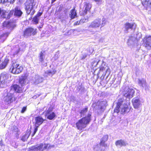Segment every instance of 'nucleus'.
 <instances>
[{"label": "nucleus", "instance_id": "obj_56", "mask_svg": "<svg viewBox=\"0 0 151 151\" xmlns=\"http://www.w3.org/2000/svg\"><path fill=\"white\" fill-rule=\"evenodd\" d=\"M1 59H0V61H1Z\"/></svg>", "mask_w": 151, "mask_h": 151}, {"label": "nucleus", "instance_id": "obj_3", "mask_svg": "<svg viewBox=\"0 0 151 151\" xmlns=\"http://www.w3.org/2000/svg\"><path fill=\"white\" fill-rule=\"evenodd\" d=\"M54 147V145H51L49 144L42 143L31 147L29 149L30 151H43L45 150H48Z\"/></svg>", "mask_w": 151, "mask_h": 151}, {"label": "nucleus", "instance_id": "obj_4", "mask_svg": "<svg viewBox=\"0 0 151 151\" xmlns=\"http://www.w3.org/2000/svg\"><path fill=\"white\" fill-rule=\"evenodd\" d=\"M36 2L34 0H27L24 3V8L27 15H33L35 12L34 6L35 5Z\"/></svg>", "mask_w": 151, "mask_h": 151}, {"label": "nucleus", "instance_id": "obj_47", "mask_svg": "<svg viewBox=\"0 0 151 151\" xmlns=\"http://www.w3.org/2000/svg\"><path fill=\"white\" fill-rule=\"evenodd\" d=\"M13 143L14 142H12V143H11V145H12L13 146L14 148H17V145H16V142H14V143L15 144V145H14L13 144Z\"/></svg>", "mask_w": 151, "mask_h": 151}, {"label": "nucleus", "instance_id": "obj_37", "mask_svg": "<svg viewBox=\"0 0 151 151\" xmlns=\"http://www.w3.org/2000/svg\"><path fill=\"white\" fill-rule=\"evenodd\" d=\"M88 111V108H86L83 109L81 111L80 114L81 116H84L85 114Z\"/></svg>", "mask_w": 151, "mask_h": 151}, {"label": "nucleus", "instance_id": "obj_24", "mask_svg": "<svg viewBox=\"0 0 151 151\" xmlns=\"http://www.w3.org/2000/svg\"><path fill=\"white\" fill-rule=\"evenodd\" d=\"M115 144L116 146H119L121 147L122 146H125L128 145V144L126 141L122 139H120L117 141L116 142Z\"/></svg>", "mask_w": 151, "mask_h": 151}, {"label": "nucleus", "instance_id": "obj_51", "mask_svg": "<svg viewBox=\"0 0 151 151\" xmlns=\"http://www.w3.org/2000/svg\"><path fill=\"white\" fill-rule=\"evenodd\" d=\"M56 0H52V3H53Z\"/></svg>", "mask_w": 151, "mask_h": 151}, {"label": "nucleus", "instance_id": "obj_18", "mask_svg": "<svg viewBox=\"0 0 151 151\" xmlns=\"http://www.w3.org/2000/svg\"><path fill=\"white\" fill-rule=\"evenodd\" d=\"M132 102L135 109L138 108L141 103L139 99L137 97L133 98L132 100Z\"/></svg>", "mask_w": 151, "mask_h": 151}, {"label": "nucleus", "instance_id": "obj_40", "mask_svg": "<svg viewBox=\"0 0 151 151\" xmlns=\"http://www.w3.org/2000/svg\"><path fill=\"white\" fill-rule=\"evenodd\" d=\"M13 130L14 132H17L16 136L18 137L19 135L18 128L17 127H14L13 128Z\"/></svg>", "mask_w": 151, "mask_h": 151}, {"label": "nucleus", "instance_id": "obj_35", "mask_svg": "<svg viewBox=\"0 0 151 151\" xmlns=\"http://www.w3.org/2000/svg\"><path fill=\"white\" fill-rule=\"evenodd\" d=\"M56 72V71L55 70H48L46 71L45 73V74H47L48 75L50 76L51 75H53Z\"/></svg>", "mask_w": 151, "mask_h": 151}, {"label": "nucleus", "instance_id": "obj_20", "mask_svg": "<svg viewBox=\"0 0 151 151\" xmlns=\"http://www.w3.org/2000/svg\"><path fill=\"white\" fill-rule=\"evenodd\" d=\"M19 82L22 86L25 85L28 82L27 77L26 76H22L19 79Z\"/></svg>", "mask_w": 151, "mask_h": 151}, {"label": "nucleus", "instance_id": "obj_8", "mask_svg": "<svg viewBox=\"0 0 151 151\" xmlns=\"http://www.w3.org/2000/svg\"><path fill=\"white\" fill-rule=\"evenodd\" d=\"M36 30V29H34L32 28H27L24 32V36L26 37L33 36L36 34L37 32Z\"/></svg>", "mask_w": 151, "mask_h": 151}, {"label": "nucleus", "instance_id": "obj_5", "mask_svg": "<svg viewBox=\"0 0 151 151\" xmlns=\"http://www.w3.org/2000/svg\"><path fill=\"white\" fill-rule=\"evenodd\" d=\"M106 23V21L105 18H103L102 20L100 19H97L91 22L89 27L96 29L99 28L100 26L101 28L105 25Z\"/></svg>", "mask_w": 151, "mask_h": 151}, {"label": "nucleus", "instance_id": "obj_41", "mask_svg": "<svg viewBox=\"0 0 151 151\" xmlns=\"http://www.w3.org/2000/svg\"><path fill=\"white\" fill-rule=\"evenodd\" d=\"M39 20V18L35 16L33 19V21L35 23L37 24L38 23Z\"/></svg>", "mask_w": 151, "mask_h": 151}, {"label": "nucleus", "instance_id": "obj_52", "mask_svg": "<svg viewBox=\"0 0 151 151\" xmlns=\"http://www.w3.org/2000/svg\"><path fill=\"white\" fill-rule=\"evenodd\" d=\"M94 1L96 2H99L100 1V0H94Z\"/></svg>", "mask_w": 151, "mask_h": 151}, {"label": "nucleus", "instance_id": "obj_1", "mask_svg": "<svg viewBox=\"0 0 151 151\" xmlns=\"http://www.w3.org/2000/svg\"><path fill=\"white\" fill-rule=\"evenodd\" d=\"M22 91V88L19 85L15 84L11 86L10 87L9 93L4 98L5 103L8 104L12 103L14 101H15L16 98L14 97V93H20Z\"/></svg>", "mask_w": 151, "mask_h": 151}, {"label": "nucleus", "instance_id": "obj_7", "mask_svg": "<svg viewBox=\"0 0 151 151\" xmlns=\"http://www.w3.org/2000/svg\"><path fill=\"white\" fill-rule=\"evenodd\" d=\"M23 69V68L21 66L15 63L12 64L10 69V70L12 73L14 74H17L20 73Z\"/></svg>", "mask_w": 151, "mask_h": 151}, {"label": "nucleus", "instance_id": "obj_32", "mask_svg": "<svg viewBox=\"0 0 151 151\" xmlns=\"http://www.w3.org/2000/svg\"><path fill=\"white\" fill-rule=\"evenodd\" d=\"M44 52L42 51L39 54V61L41 62H42L45 58V56L43 53Z\"/></svg>", "mask_w": 151, "mask_h": 151}, {"label": "nucleus", "instance_id": "obj_53", "mask_svg": "<svg viewBox=\"0 0 151 151\" xmlns=\"http://www.w3.org/2000/svg\"><path fill=\"white\" fill-rule=\"evenodd\" d=\"M59 18L60 19H61L62 17L61 16H59Z\"/></svg>", "mask_w": 151, "mask_h": 151}, {"label": "nucleus", "instance_id": "obj_13", "mask_svg": "<svg viewBox=\"0 0 151 151\" xmlns=\"http://www.w3.org/2000/svg\"><path fill=\"white\" fill-rule=\"evenodd\" d=\"M45 115L47 119L50 120L53 119L56 116L55 113L52 111V109L50 108H49L46 111Z\"/></svg>", "mask_w": 151, "mask_h": 151}, {"label": "nucleus", "instance_id": "obj_54", "mask_svg": "<svg viewBox=\"0 0 151 151\" xmlns=\"http://www.w3.org/2000/svg\"><path fill=\"white\" fill-rule=\"evenodd\" d=\"M72 151H78V150H72Z\"/></svg>", "mask_w": 151, "mask_h": 151}, {"label": "nucleus", "instance_id": "obj_9", "mask_svg": "<svg viewBox=\"0 0 151 151\" xmlns=\"http://www.w3.org/2000/svg\"><path fill=\"white\" fill-rule=\"evenodd\" d=\"M124 89V94L125 97L129 99L133 96L135 92L133 89L127 87Z\"/></svg>", "mask_w": 151, "mask_h": 151}, {"label": "nucleus", "instance_id": "obj_25", "mask_svg": "<svg viewBox=\"0 0 151 151\" xmlns=\"http://www.w3.org/2000/svg\"><path fill=\"white\" fill-rule=\"evenodd\" d=\"M144 45L147 48L151 47V36H150L146 38Z\"/></svg>", "mask_w": 151, "mask_h": 151}, {"label": "nucleus", "instance_id": "obj_6", "mask_svg": "<svg viewBox=\"0 0 151 151\" xmlns=\"http://www.w3.org/2000/svg\"><path fill=\"white\" fill-rule=\"evenodd\" d=\"M9 75L6 72L2 73L0 75V86L4 88L6 85V83L9 77Z\"/></svg>", "mask_w": 151, "mask_h": 151}, {"label": "nucleus", "instance_id": "obj_42", "mask_svg": "<svg viewBox=\"0 0 151 151\" xmlns=\"http://www.w3.org/2000/svg\"><path fill=\"white\" fill-rule=\"evenodd\" d=\"M99 42H100L101 43H103L105 42H106L107 41H106L105 40V38L104 37H101L99 40Z\"/></svg>", "mask_w": 151, "mask_h": 151}, {"label": "nucleus", "instance_id": "obj_23", "mask_svg": "<svg viewBox=\"0 0 151 151\" xmlns=\"http://www.w3.org/2000/svg\"><path fill=\"white\" fill-rule=\"evenodd\" d=\"M138 83L139 86L145 89L147 87L146 81L144 79H139Z\"/></svg>", "mask_w": 151, "mask_h": 151}, {"label": "nucleus", "instance_id": "obj_26", "mask_svg": "<svg viewBox=\"0 0 151 151\" xmlns=\"http://www.w3.org/2000/svg\"><path fill=\"white\" fill-rule=\"evenodd\" d=\"M22 14V12L19 7L16 6L15 8L14 13V15L15 16L17 17H20L21 16Z\"/></svg>", "mask_w": 151, "mask_h": 151}, {"label": "nucleus", "instance_id": "obj_49", "mask_svg": "<svg viewBox=\"0 0 151 151\" xmlns=\"http://www.w3.org/2000/svg\"><path fill=\"white\" fill-rule=\"evenodd\" d=\"M146 1L147 2L148 4L151 5V0H146Z\"/></svg>", "mask_w": 151, "mask_h": 151}, {"label": "nucleus", "instance_id": "obj_31", "mask_svg": "<svg viewBox=\"0 0 151 151\" xmlns=\"http://www.w3.org/2000/svg\"><path fill=\"white\" fill-rule=\"evenodd\" d=\"M101 61L97 59H96L93 60L91 62V65L93 68L94 67H96L98 64H100Z\"/></svg>", "mask_w": 151, "mask_h": 151}, {"label": "nucleus", "instance_id": "obj_34", "mask_svg": "<svg viewBox=\"0 0 151 151\" xmlns=\"http://www.w3.org/2000/svg\"><path fill=\"white\" fill-rule=\"evenodd\" d=\"M86 20V19H81L80 21H77V22H75L74 23L73 25L76 26L83 24L85 22Z\"/></svg>", "mask_w": 151, "mask_h": 151}, {"label": "nucleus", "instance_id": "obj_12", "mask_svg": "<svg viewBox=\"0 0 151 151\" xmlns=\"http://www.w3.org/2000/svg\"><path fill=\"white\" fill-rule=\"evenodd\" d=\"M141 36L140 33H138L136 36L134 37L131 36L128 40L127 44L128 45H133L136 42V39L137 38H139Z\"/></svg>", "mask_w": 151, "mask_h": 151}, {"label": "nucleus", "instance_id": "obj_2", "mask_svg": "<svg viewBox=\"0 0 151 151\" xmlns=\"http://www.w3.org/2000/svg\"><path fill=\"white\" fill-rule=\"evenodd\" d=\"M91 114H88L87 116L79 120L76 124L77 129L81 131L85 128L90 122Z\"/></svg>", "mask_w": 151, "mask_h": 151}, {"label": "nucleus", "instance_id": "obj_10", "mask_svg": "<svg viewBox=\"0 0 151 151\" xmlns=\"http://www.w3.org/2000/svg\"><path fill=\"white\" fill-rule=\"evenodd\" d=\"M98 105L97 108V106L96 107V108H98L101 112H103L107 105V102L106 101H102L101 102L98 101L96 103V105Z\"/></svg>", "mask_w": 151, "mask_h": 151}, {"label": "nucleus", "instance_id": "obj_14", "mask_svg": "<svg viewBox=\"0 0 151 151\" xmlns=\"http://www.w3.org/2000/svg\"><path fill=\"white\" fill-rule=\"evenodd\" d=\"M125 103L124 101L123 98L119 99L117 103V105L115 109H114V112L118 113L119 112V109L122 105H124V103Z\"/></svg>", "mask_w": 151, "mask_h": 151}, {"label": "nucleus", "instance_id": "obj_27", "mask_svg": "<svg viewBox=\"0 0 151 151\" xmlns=\"http://www.w3.org/2000/svg\"><path fill=\"white\" fill-rule=\"evenodd\" d=\"M35 125L39 126L44 122V120L41 116H38L35 117Z\"/></svg>", "mask_w": 151, "mask_h": 151}, {"label": "nucleus", "instance_id": "obj_16", "mask_svg": "<svg viewBox=\"0 0 151 151\" xmlns=\"http://www.w3.org/2000/svg\"><path fill=\"white\" fill-rule=\"evenodd\" d=\"M119 112L120 111L121 114H124L129 111L130 110L128 107V106L126 103H124V105H122L119 109Z\"/></svg>", "mask_w": 151, "mask_h": 151}, {"label": "nucleus", "instance_id": "obj_29", "mask_svg": "<svg viewBox=\"0 0 151 151\" xmlns=\"http://www.w3.org/2000/svg\"><path fill=\"white\" fill-rule=\"evenodd\" d=\"M31 132L30 131L27 132L21 138V140L23 142H25L27 140L29 136H30Z\"/></svg>", "mask_w": 151, "mask_h": 151}, {"label": "nucleus", "instance_id": "obj_22", "mask_svg": "<svg viewBox=\"0 0 151 151\" xmlns=\"http://www.w3.org/2000/svg\"><path fill=\"white\" fill-rule=\"evenodd\" d=\"M9 60L8 57H6L4 61H2V63L0 64V69H2L4 68L8 64Z\"/></svg>", "mask_w": 151, "mask_h": 151}, {"label": "nucleus", "instance_id": "obj_17", "mask_svg": "<svg viewBox=\"0 0 151 151\" xmlns=\"http://www.w3.org/2000/svg\"><path fill=\"white\" fill-rule=\"evenodd\" d=\"M101 66L100 67V69L99 70V72L97 74V76H98L100 73V72L105 71V72H109V69L108 68V67L104 63L103 61H101Z\"/></svg>", "mask_w": 151, "mask_h": 151}, {"label": "nucleus", "instance_id": "obj_45", "mask_svg": "<svg viewBox=\"0 0 151 151\" xmlns=\"http://www.w3.org/2000/svg\"><path fill=\"white\" fill-rule=\"evenodd\" d=\"M63 6L62 5H60V7L58 9V11L59 12H61V11L63 10Z\"/></svg>", "mask_w": 151, "mask_h": 151}, {"label": "nucleus", "instance_id": "obj_48", "mask_svg": "<svg viewBox=\"0 0 151 151\" xmlns=\"http://www.w3.org/2000/svg\"><path fill=\"white\" fill-rule=\"evenodd\" d=\"M87 55L86 54H84L83 55L81 58L82 60H83L84 59H85V58H86L87 57Z\"/></svg>", "mask_w": 151, "mask_h": 151}, {"label": "nucleus", "instance_id": "obj_36", "mask_svg": "<svg viewBox=\"0 0 151 151\" xmlns=\"http://www.w3.org/2000/svg\"><path fill=\"white\" fill-rule=\"evenodd\" d=\"M5 14V10L0 8V17L4 18Z\"/></svg>", "mask_w": 151, "mask_h": 151}, {"label": "nucleus", "instance_id": "obj_39", "mask_svg": "<svg viewBox=\"0 0 151 151\" xmlns=\"http://www.w3.org/2000/svg\"><path fill=\"white\" fill-rule=\"evenodd\" d=\"M77 90L80 92H83L84 91V88L82 85H81L78 86Z\"/></svg>", "mask_w": 151, "mask_h": 151}, {"label": "nucleus", "instance_id": "obj_43", "mask_svg": "<svg viewBox=\"0 0 151 151\" xmlns=\"http://www.w3.org/2000/svg\"><path fill=\"white\" fill-rule=\"evenodd\" d=\"M38 127H39V126H37L36 125H35V127L34 128V133H33V134L32 135V136H33L36 133L37 131Z\"/></svg>", "mask_w": 151, "mask_h": 151}, {"label": "nucleus", "instance_id": "obj_55", "mask_svg": "<svg viewBox=\"0 0 151 151\" xmlns=\"http://www.w3.org/2000/svg\"><path fill=\"white\" fill-rule=\"evenodd\" d=\"M94 105H95V104H93V105H92V106H94Z\"/></svg>", "mask_w": 151, "mask_h": 151}, {"label": "nucleus", "instance_id": "obj_28", "mask_svg": "<svg viewBox=\"0 0 151 151\" xmlns=\"http://www.w3.org/2000/svg\"><path fill=\"white\" fill-rule=\"evenodd\" d=\"M77 17V16L76 11L74 8L71 10L70 14H69V17L71 19H73Z\"/></svg>", "mask_w": 151, "mask_h": 151}, {"label": "nucleus", "instance_id": "obj_15", "mask_svg": "<svg viewBox=\"0 0 151 151\" xmlns=\"http://www.w3.org/2000/svg\"><path fill=\"white\" fill-rule=\"evenodd\" d=\"M31 80L35 84H37L42 82L44 79L42 77L37 75L34 77H32L31 78Z\"/></svg>", "mask_w": 151, "mask_h": 151}, {"label": "nucleus", "instance_id": "obj_30", "mask_svg": "<svg viewBox=\"0 0 151 151\" xmlns=\"http://www.w3.org/2000/svg\"><path fill=\"white\" fill-rule=\"evenodd\" d=\"M14 13V11L12 10L10 11L9 13L6 12L5 11V14H4V18L9 19L11 16L13 15Z\"/></svg>", "mask_w": 151, "mask_h": 151}, {"label": "nucleus", "instance_id": "obj_21", "mask_svg": "<svg viewBox=\"0 0 151 151\" xmlns=\"http://www.w3.org/2000/svg\"><path fill=\"white\" fill-rule=\"evenodd\" d=\"M91 7V5L89 3L85 2L83 7V9L84 10L83 14L85 15L86 14L87 11L90 10Z\"/></svg>", "mask_w": 151, "mask_h": 151}, {"label": "nucleus", "instance_id": "obj_19", "mask_svg": "<svg viewBox=\"0 0 151 151\" xmlns=\"http://www.w3.org/2000/svg\"><path fill=\"white\" fill-rule=\"evenodd\" d=\"M134 25V24H130L129 23H126L124 25L125 32L127 33L129 30H132Z\"/></svg>", "mask_w": 151, "mask_h": 151}, {"label": "nucleus", "instance_id": "obj_33", "mask_svg": "<svg viewBox=\"0 0 151 151\" xmlns=\"http://www.w3.org/2000/svg\"><path fill=\"white\" fill-rule=\"evenodd\" d=\"M108 138V136L107 135H105L101 139L100 142L102 143L104 145H107L105 143V142L106 141Z\"/></svg>", "mask_w": 151, "mask_h": 151}, {"label": "nucleus", "instance_id": "obj_11", "mask_svg": "<svg viewBox=\"0 0 151 151\" xmlns=\"http://www.w3.org/2000/svg\"><path fill=\"white\" fill-rule=\"evenodd\" d=\"M106 146L107 145H104L100 142L99 144L93 146V150L96 151H104Z\"/></svg>", "mask_w": 151, "mask_h": 151}, {"label": "nucleus", "instance_id": "obj_44", "mask_svg": "<svg viewBox=\"0 0 151 151\" xmlns=\"http://www.w3.org/2000/svg\"><path fill=\"white\" fill-rule=\"evenodd\" d=\"M27 110V106H24L22 109V110L21 111V113H23Z\"/></svg>", "mask_w": 151, "mask_h": 151}, {"label": "nucleus", "instance_id": "obj_38", "mask_svg": "<svg viewBox=\"0 0 151 151\" xmlns=\"http://www.w3.org/2000/svg\"><path fill=\"white\" fill-rule=\"evenodd\" d=\"M15 0H1V3H4L7 2H9L10 4H13L15 1Z\"/></svg>", "mask_w": 151, "mask_h": 151}, {"label": "nucleus", "instance_id": "obj_50", "mask_svg": "<svg viewBox=\"0 0 151 151\" xmlns=\"http://www.w3.org/2000/svg\"><path fill=\"white\" fill-rule=\"evenodd\" d=\"M0 145L1 146H2L3 145L2 141V140H1L0 141Z\"/></svg>", "mask_w": 151, "mask_h": 151}, {"label": "nucleus", "instance_id": "obj_46", "mask_svg": "<svg viewBox=\"0 0 151 151\" xmlns=\"http://www.w3.org/2000/svg\"><path fill=\"white\" fill-rule=\"evenodd\" d=\"M42 14V12H39L35 16L39 18L40 16Z\"/></svg>", "mask_w": 151, "mask_h": 151}]
</instances>
